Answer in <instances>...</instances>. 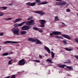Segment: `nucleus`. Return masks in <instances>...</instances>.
Listing matches in <instances>:
<instances>
[{
  "label": "nucleus",
  "instance_id": "1",
  "mask_svg": "<svg viewBox=\"0 0 78 78\" xmlns=\"http://www.w3.org/2000/svg\"><path fill=\"white\" fill-rule=\"evenodd\" d=\"M34 20H30V21L26 22L25 21L23 22L20 24L16 23L14 24L15 27H21L24 25V23H26L27 25H33L35 24L33 22Z\"/></svg>",
  "mask_w": 78,
  "mask_h": 78
},
{
  "label": "nucleus",
  "instance_id": "2",
  "mask_svg": "<svg viewBox=\"0 0 78 78\" xmlns=\"http://www.w3.org/2000/svg\"><path fill=\"white\" fill-rule=\"evenodd\" d=\"M28 40L29 41H31V42H36L37 44H42V43L40 41V40L37 39V38H30L28 39Z\"/></svg>",
  "mask_w": 78,
  "mask_h": 78
},
{
  "label": "nucleus",
  "instance_id": "3",
  "mask_svg": "<svg viewBox=\"0 0 78 78\" xmlns=\"http://www.w3.org/2000/svg\"><path fill=\"white\" fill-rule=\"evenodd\" d=\"M12 31L13 33L14 34H16V35H19V29L17 28L14 27L12 29Z\"/></svg>",
  "mask_w": 78,
  "mask_h": 78
},
{
  "label": "nucleus",
  "instance_id": "4",
  "mask_svg": "<svg viewBox=\"0 0 78 78\" xmlns=\"http://www.w3.org/2000/svg\"><path fill=\"white\" fill-rule=\"evenodd\" d=\"M31 28V26L24 25L21 27V30H28L30 29Z\"/></svg>",
  "mask_w": 78,
  "mask_h": 78
},
{
  "label": "nucleus",
  "instance_id": "5",
  "mask_svg": "<svg viewBox=\"0 0 78 78\" xmlns=\"http://www.w3.org/2000/svg\"><path fill=\"white\" fill-rule=\"evenodd\" d=\"M24 61L25 59H22V60L19 61V62L18 63L19 65V66H23V65H25L26 62Z\"/></svg>",
  "mask_w": 78,
  "mask_h": 78
},
{
  "label": "nucleus",
  "instance_id": "6",
  "mask_svg": "<svg viewBox=\"0 0 78 78\" xmlns=\"http://www.w3.org/2000/svg\"><path fill=\"white\" fill-rule=\"evenodd\" d=\"M3 43H4V44H9L10 43L11 44H16L17 43H19V42L17 41H6L3 42Z\"/></svg>",
  "mask_w": 78,
  "mask_h": 78
},
{
  "label": "nucleus",
  "instance_id": "7",
  "mask_svg": "<svg viewBox=\"0 0 78 78\" xmlns=\"http://www.w3.org/2000/svg\"><path fill=\"white\" fill-rule=\"evenodd\" d=\"M41 22V25L40 26V27L41 28H44V27L45 26V24L46 23V21L44 20H40Z\"/></svg>",
  "mask_w": 78,
  "mask_h": 78
},
{
  "label": "nucleus",
  "instance_id": "8",
  "mask_svg": "<svg viewBox=\"0 0 78 78\" xmlns=\"http://www.w3.org/2000/svg\"><path fill=\"white\" fill-rule=\"evenodd\" d=\"M34 12L37 14H40L41 16H43L44 14H45V13L44 12L39 11H35Z\"/></svg>",
  "mask_w": 78,
  "mask_h": 78
},
{
  "label": "nucleus",
  "instance_id": "9",
  "mask_svg": "<svg viewBox=\"0 0 78 78\" xmlns=\"http://www.w3.org/2000/svg\"><path fill=\"white\" fill-rule=\"evenodd\" d=\"M27 5H28L29 6H35V5H36V2H33V3H31V2H28L27 3Z\"/></svg>",
  "mask_w": 78,
  "mask_h": 78
},
{
  "label": "nucleus",
  "instance_id": "10",
  "mask_svg": "<svg viewBox=\"0 0 78 78\" xmlns=\"http://www.w3.org/2000/svg\"><path fill=\"white\" fill-rule=\"evenodd\" d=\"M62 36L63 37H65V38H66V39H69V40H70V39H71V38H70V37L67 35L63 34L62 35Z\"/></svg>",
  "mask_w": 78,
  "mask_h": 78
},
{
  "label": "nucleus",
  "instance_id": "11",
  "mask_svg": "<svg viewBox=\"0 0 78 78\" xmlns=\"http://www.w3.org/2000/svg\"><path fill=\"white\" fill-rule=\"evenodd\" d=\"M44 48L46 50V51H48V53H50L51 52L49 48H48L46 46H45Z\"/></svg>",
  "mask_w": 78,
  "mask_h": 78
},
{
  "label": "nucleus",
  "instance_id": "12",
  "mask_svg": "<svg viewBox=\"0 0 78 78\" xmlns=\"http://www.w3.org/2000/svg\"><path fill=\"white\" fill-rule=\"evenodd\" d=\"M54 34L55 35H59L61 34V32L55 31Z\"/></svg>",
  "mask_w": 78,
  "mask_h": 78
},
{
  "label": "nucleus",
  "instance_id": "13",
  "mask_svg": "<svg viewBox=\"0 0 78 78\" xmlns=\"http://www.w3.org/2000/svg\"><path fill=\"white\" fill-rule=\"evenodd\" d=\"M63 2H56V5H61V6H62Z\"/></svg>",
  "mask_w": 78,
  "mask_h": 78
},
{
  "label": "nucleus",
  "instance_id": "14",
  "mask_svg": "<svg viewBox=\"0 0 78 78\" xmlns=\"http://www.w3.org/2000/svg\"><path fill=\"white\" fill-rule=\"evenodd\" d=\"M26 33H27V31H21L20 32V34L21 35H24L26 34Z\"/></svg>",
  "mask_w": 78,
  "mask_h": 78
},
{
  "label": "nucleus",
  "instance_id": "15",
  "mask_svg": "<svg viewBox=\"0 0 78 78\" xmlns=\"http://www.w3.org/2000/svg\"><path fill=\"white\" fill-rule=\"evenodd\" d=\"M66 68H68V69H69V70H71V71H72V70H73V67H71L70 66H66Z\"/></svg>",
  "mask_w": 78,
  "mask_h": 78
},
{
  "label": "nucleus",
  "instance_id": "16",
  "mask_svg": "<svg viewBox=\"0 0 78 78\" xmlns=\"http://www.w3.org/2000/svg\"><path fill=\"white\" fill-rule=\"evenodd\" d=\"M22 20V19L20 18L18 19H17L15 20V21H13L14 23H16V22H19L20 20Z\"/></svg>",
  "mask_w": 78,
  "mask_h": 78
},
{
  "label": "nucleus",
  "instance_id": "17",
  "mask_svg": "<svg viewBox=\"0 0 78 78\" xmlns=\"http://www.w3.org/2000/svg\"><path fill=\"white\" fill-rule=\"evenodd\" d=\"M63 5H66V7L68 6L69 5V4L68 3H67L66 2H64L63 1V3H62V6Z\"/></svg>",
  "mask_w": 78,
  "mask_h": 78
},
{
  "label": "nucleus",
  "instance_id": "18",
  "mask_svg": "<svg viewBox=\"0 0 78 78\" xmlns=\"http://www.w3.org/2000/svg\"><path fill=\"white\" fill-rule=\"evenodd\" d=\"M66 66V65H58V67H60L61 68H62V69H64V67Z\"/></svg>",
  "mask_w": 78,
  "mask_h": 78
},
{
  "label": "nucleus",
  "instance_id": "19",
  "mask_svg": "<svg viewBox=\"0 0 78 78\" xmlns=\"http://www.w3.org/2000/svg\"><path fill=\"white\" fill-rule=\"evenodd\" d=\"M65 50H66V51H72L73 50V49L72 48H70L69 49L68 48H65Z\"/></svg>",
  "mask_w": 78,
  "mask_h": 78
},
{
  "label": "nucleus",
  "instance_id": "20",
  "mask_svg": "<svg viewBox=\"0 0 78 78\" xmlns=\"http://www.w3.org/2000/svg\"><path fill=\"white\" fill-rule=\"evenodd\" d=\"M47 62H51V63H53V62H52V60L51 59L49 58L47 59L46 60Z\"/></svg>",
  "mask_w": 78,
  "mask_h": 78
},
{
  "label": "nucleus",
  "instance_id": "21",
  "mask_svg": "<svg viewBox=\"0 0 78 78\" xmlns=\"http://www.w3.org/2000/svg\"><path fill=\"white\" fill-rule=\"evenodd\" d=\"M48 2H43L41 3H40L38 4V5H45V4H47V3Z\"/></svg>",
  "mask_w": 78,
  "mask_h": 78
},
{
  "label": "nucleus",
  "instance_id": "22",
  "mask_svg": "<svg viewBox=\"0 0 78 78\" xmlns=\"http://www.w3.org/2000/svg\"><path fill=\"white\" fill-rule=\"evenodd\" d=\"M55 37V38H58V39H62V37L59 36V35H56Z\"/></svg>",
  "mask_w": 78,
  "mask_h": 78
},
{
  "label": "nucleus",
  "instance_id": "23",
  "mask_svg": "<svg viewBox=\"0 0 78 78\" xmlns=\"http://www.w3.org/2000/svg\"><path fill=\"white\" fill-rule=\"evenodd\" d=\"M51 57L52 58H53L55 56V54L53 53V52L51 51Z\"/></svg>",
  "mask_w": 78,
  "mask_h": 78
},
{
  "label": "nucleus",
  "instance_id": "24",
  "mask_svg": "<svg viewBox=\"0 0 78 78\" xmlns=\"http://www.w3.org/2000/svg\"><path fill=\"white\" fill-rule=\"evenodd\" d=\"M33 30H36L37 31L39 30V28H37L36 27H34L33 28Z\"/></svg>",
  "mask_w": 78,
  "mask_h": 78
},
{
  "label": "nucleus",
  "instance_id": "25",
  "mask_svg": "<svg viewBox=\"0 0 78 78\" xmlns=\"http://www.w3.org/2000/svg\"><path fill=\"white\" fill-rule=\"evenodd\" d=\"M58 16H56L55 17V20L56 21H58V20H59V19H58Z\"/></svg>",
  "mask_w": 78,
  "mask_h": 78
},
{
  "label": "nucleus",
  "instance_id": "26",
  "mask_svg": "<svg viewBox=\"0 0 78 78\" xmlns=\"http://www.w3.org/2000/svg\"><path fill=\"white\" fill-rule=\"evenodd\" d=\"M9 55V53H5L2 54L3 56H8Z\"/></svg>",
  "mask_w": 78,
  "mask_h": 78
},
{
  "label": "nucleus",
  "instance_id": "27",
  "mask_svg": "<svg viewBox=\"0 0 78 78\" xmlns=\"http://www.w3.org/2000/svg\"><path fill=\"white\" fill-rule=\"evenodd\" d=\"M62 42L64 45H67V41H66L63 40L62 41Z\"/></svg>",
  "mask_w": 78,
  "mask_h": 78
},
{
  "label": "nucleus",
  "instance_id": "28",
  "mask_svg": "<svg viewBox=\"0 0 78 78\" xmlns=\"http://www.w3.org/2000/svg\"><path fill=\"white\" fill-rule=\"evenodd\" d=\"M33 19V17L30 16L29 17H28L27 19V20H32Z\"/></svg>",
  "mask_w": 78,
  "mask_h": 78
},
{
  "label": "nucleus",
  "instance_id": "29",
  "mask_svg": "<svg viewBox=\"0 0 78 78\" xmlns=\"http://www.w3.org/2000/svg\"><path fill=\"white\" fill-rule=\"evenodd\" d=\"M70 62V61L69 60H68L67 62H64V64H69Z\"/></svg>",
  "mask_w": 78,
  "mask_h": 78
},
{
  "label": "nucleus",
  "instance_id": "30",
  "mask_svg": "<svg viewBox=\"0 0 78 78\" xmlns=\"http://www.w3.org/2000/svg\"><path fill=\"white\" fill-rule=\"evenodd\" d=\"M55 32V31H53L52 32V33H50V35L51 36H53L54 34H54V32Z\"/></svg>",
  "mask_w": 78,
  "mask_h": 78
},
{
  "label": "nucleus",
  "instance_id": "31",
  "mask_svg": "<svg viewBox=\"0 0 78 78\" xmlns=\"http://www.w3.org/2000/svg\"><path fill=\"white\" fill-rule=\"evenodd\" d=\"M33 61L34 62H40V60H33Z\"/></svg>",
  "mask_w": 78,
  "mask_h": 78
},
{
  "label": "nucleus",
  "instance_id": "32",
  "mask_svg": "<svg viewBox=\"0 0 78 78\" xmlns=\"http://www.w3.org/2000/svg\"><path fill=\"white\" fill-rule=\"evenodd\" d=\"M0 8H2L3 9H6L8 7H0Z\"/></svg>",
  "mask_w": 78,
  "mask_h": 78
},
{
  "label": "nucleus",
  "instance_id": "33",
  "mask_svg": "<svg viewBox=\"0 0 78 78\" xmlns=\"http://www.w3.org/2000/svg\"><path fill=\"white\" fill-rule=\"evenodd\" d=\"M12 59L9 60L8 62L9 64H12V63H11V62H12Z\"/></svg>",
  "mask_w": 78,
  "mask_h": 78
},
{
  "label": "nucleus",
  "instance_id": "34",
  "mask_svg": "<svg viewBox=\"0 0 78 78\" xmlns=\"http://www.w3.org/2000/svg\"><path fill=\"white\" fill-rule=\"evenodd\" d=\"M75 42H76V43H77V44H78V38H75Z\"/></svg>",
  "mask_w": 78,
  "mask_h": 78
},
{
  "label": "nucleus",
  "instance_id": "35",
  "mask_svg": "<svg viewBox=\"0 0 78 78\" xmlns=\"http://www.w3.org/2000/svg\"><path fill=\"white\" fill-rule=\"evenodd\" d=\"M4 15V14L2 12H0V17H1V16H3Z\"/></svg>",
  "mask_w": 78,
  "mask_h": 78
},
{
  "label": "nucleus",
  "instance_id": "36",
  "mask_svg": "<svg viewBox=\"0 0 78 78\" xmlns=\"http://www.w3.org/2000/svg\"><path fill=\"white\" fill-rule=\"evenodd\" d=\"M35 2L36 3H40L41 1L40 0H35Z\"/></svg>",
  "mask_w": 78,
  "mask_h": 78
},
{
  "label": "nucleus",
  "instance_id": "37",
  "mask_svg": "<svg viewBox=\"0 0 78 78\" xmlns=\"http://www.w3.org/2000/svg\"><path fill=\"white\" fill-rule=\"evenodd\" d=\"M74 57L76 58V59H78V55H74Z\"/></svg>",
  "mask_w": 78,
  "mask_h": 78
},
{
  "label": "nucleus",
  "instance_id": "38",
  "mask_svg": "<svg viewBox=\"0 0 78 78\" xmlns=\"http://www.w3.org/2000/svg\"><path fill=\"white\" fill-rule=\"evenodd\" d=\"M16 76L15 75H13L11 78H16Z\"/></svg>",
  "mask_w": 78,
  "mask_h": 78
},
{
  "label": "nucleus",
  "instance_id": "39",
  "mask_svg": "<svg viewBox=\"0 0 78 78\" xmlns=\"http://www.w3.org/2000/svg\"><path fill=\"white\" fill-rule=\"evenodd\" d=\"M7 20H12V18H9L7 19Z\"/></svg>",
  "mask_w": 78,
  "mask_h": 78
},
{
  "label": "nucleus",
  "instance_id": "40",
  "mask_svg": "<svg viewBox=\"0 0 78 78\" xmlns=\"http://www.w3.org/2000/svg\"><path fill=\"white\" fill-rule=\"evenodd\" d=\"M38 31L40 33H42V32H43V31H42V30H39Z\"/></svg>",
  "mask_w": 78,
  "mask_h": 78
},
{
  "label": "nucleus",
  "instance_id": "41",
  "mask_svg": "<svg viewBox=\"0 0 78 78\" xmlns=\"http://www.w3.org/2000/svg\"><path fill=\"white\" fill-rule=\"evenodd\" d=\"M66 11L68 12H70V10L69 9H66Z\"/></svg>",
  "mask_w": 78,
  "mask_h": 78
},
{
  "label": "nucleus",
  "instance_id": "42",
  "mask_svg": "<svg viewBox=\"0 0 78 78\" xmlns=\"http://www.w3.org/2000/svg\"><path fill=\"white\" fill-rule=\"evenodd\" d=\"M3 35V33H1L0 34V36H2Z\"/></svg>",
  "mask_w": 78,
  "mask_h": 78
},
{
  "label": "nucleus",
  "instance_id": "43",
  "mask_svg": "<svg viewBox=\"0 0 78 78\" xmlns=\"http://www.w3.org/2000/svg\"><path fill=\"white\" fill-rule=\"evenodd\" d=\"M62 23V25H65V26H67V25H66L65 24H64V23Z\"/></svg>",
  "mask_w": 78,
  "mask_h": 78
},
{
  "label": "nucleus",
  "instance_id": "44",
  "mask_svg": "<svg viewBox=\"0 0 78 78\" xmlns=\"http://www.w3.org/2000/svg\"><path fill=\"white\" fill-rule=\"evenodd\" d=\"M10 78V76H8L5 77V78Z\"/></svg>",
  "mask_w": 78,
  "mask_h": 78
},
{
  "label": "nucleus",
  "instance_id": "45",
  "mask_svg": "<svg viewBox=\"0 0 78 78\" xmlns=\"http://www.w3.org/2000/svg\"><path fill=\"white\" fill-rule=\"evenodd\" d=\"M39 57L40 58H42V56L41 55H39Z\"/></svg>",
  "mask_w": 78,
  "mask_h": 78
},
{
  "label": "nucleus",
  "instance_id": "46",
  "mask_svg": "<svg viewBox=\"0 0 78 78\" xmlns=\"http://www.w3.org/2000/svg\"><path fill=\"white\" fill-rule=\"evenodd\" d=\"M9 54H12V51L10 52L9 53Z\"/></svg>",
  "mask_w": 78,
  "mask_h": 78
},
{
  "label": "nucleus",
  "instance_id": "47",
  "mask_svg": "<svg viewBox=\"0 0 78 78\" xmlns=\"http://www.w3.org/2000/svg\"><path fill=\"white\" fill-rule=\"evenodd\" d=\"M56 1H62V0H55Z\"/></svg>",
  "mask_w": 78,
  "mask_h": 78
},
{
  "label": "nucleus",
  "instance_id": "48",
  "mask_svg": "<svg viewBox=\"0 0 78 78\" xmlns=\"http://www.w3.org/2000/svg\"><path fill=\"white\" fill-rule=\"evenodd\" d=\"M12 4H9V5H10V6H11L12 5Z\"/></svg>",
  "mask_w": 78,
  "mask_h": 78
},
{
  "label": "nucleus",
  "instance_id": "49",
  "mask_svg": "<svg viewBox=\"0 0 78 78\" xmlns=\"http://www.w3.org/2000/svg\"><path fill=\"white\" fill-rule=\"evenodd\" d=\"M47 55H47V54L45 55V56H47Z\"/></svg>",
  "mask_w": 78,
  "mask_h": 78
},
{
  "label": "nucleus",
  "instance_id": "50",
  "mask_svg": "<svg viewBox=\"0 0 78 78\" xmlns=\"http://www.w3.org/2000/svg\"><path fill=\"white\" fill-rule=\"evenodd\" d=\"M1 48H0V51H1Z\"/></svg>",
  "mask_w": 78,
  "mask_h": 78
},
{
  "label": "nucleus",
  "instance_id": "51",
  "mask_svg": "<svg viewBox=\"0 0 78 78\" xmlns=\"http://www.w3.org/2000/svg\"><path fill=\"white\" fill-rule=\"evenodd\" d=\"M51 50H53V49H52Z\"/></svg>",
  "mask_w": 78,
  "mask_h": 78
},
{
  "label": "nucleus",
  "instance_id": "52",
  "mask_svg": "<svg viewBox=\"0 0 78 78\" xmlns=\"http://www.w3.org/2000/svg\"><path fill=\"white\" fill-rule=\"evenodd\" d=\"M0 47H1V46H0Z\"/></svg>",
  "mask_w": 78,
  "mask_h": 78
},
{
  "label": "nucleus",
  "instance_id": "53",
  "mask_svg": "<svg viewBox=\"0 0 78 78\" xmlns=\"http://www.w3.org/2000/svg\"><path fill=\"white\" fill-rule=\"evenodd\" d=\"M77 16H78V14H77Z\"/></svg>",
  "mask_w": 78,
  "mask_h": 78
},
{
  "label": "nucleus",
  "instance_id": "54",
  "mask_svg": "<svg viewBox=\"0 0 78 78\" xmlns=\"http://www.w3.org/2000/svg\"><path fill=\"white\" fill-rule=\"evenodd\" d=\"M49 71H50V70H49Z\"/></svg>",
  "mask_w": 78,
  "mask_h": 78
}]
</instances>
